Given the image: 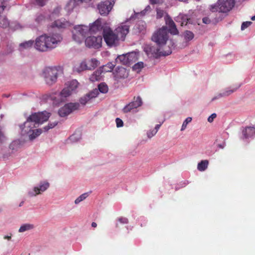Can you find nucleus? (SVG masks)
I'll list each match as a JSON object with an SVG mask.
<instances>
[{
	"instance_id": "f257e3e1",
	"label": "nucleus",
	"mask_w": 255,
	"mask_h": 255,
	"mask_svg": "<svg viewBox=\"0 0 255 255\" xmlns=\"http://www.w3.org/2000/svg\"><path fill=\"white\" fill-rule=\"evenodd\" d=\"M62 40L59 34H44L36 38L34 46L38 51L47 52L55 48Z\"/></svg>"
},
{
	"instance_id": "f03ea898",
	"label": "nucleus",
	"mask_w": 255,
	"mask_h": 255,
	"mask_svg": "<svg viewBox=\"0 0 255 255\" xmlns=\"http://www.w3.org/2000/svg\"><path fill=\"white\" fill-rule=\"evenodd\" d=\"M49 117L50 113L45 111L32 114L27 118L26 122L24 123V127L22 130H24V132L28 133L33 127H31L29 130L24 129L26 127H30L31 125H33L32 123L38 124H42L43 122L47 121Z\"/></svg>"
},
{
	"instance_id": "7ed1b4c3",
	"label": "nucleus",
	"mask_w": 255,
	"mask_h": 255,
	"mask_svg": "<svg viewBox=\"0 0 255 255\" xmlns=\"http://www.w3.org/2000/svg\"><path fill=\"white\" fill-rule=\"evenodd\" d=\"M235 5L234 0H218L217 4L210 6L212 12H227L229 11Z\"/></svg>"
},
{
	"instance_id": "20e7f679",
	"label": "nucleus",
	"mask_w": 255,
	"mask_h": 255,
	"mask_svg": "<svg viewBox=\"0 0 255 255\" xmlns=\"http://www.w3.org/2000/svg\"><path fill=\"white\" fill-rule=\"evenodd\" d=\"M168 33L167 28L166 26H163L153 34L151 40L159 46L164 45L168 39Z\"/></svg>"
},
{
	"instance_id": "39448f33",
	"label": "nucleus",
	"mask_w": 255,
	"mask_h": 255,
	"mask_svg": "<svg viewBox=\"0 0 255 255\" xmlns=\"http://www.w3.org/2000/svg\"><path fill=\"white\" fill-rule=\"evenodd\" d=\"M89 27L84 25L75 26L72 31L73 39L78 43H81L89 33Z\"/></svg>"
},
{
	"instance_id": "423d86ee",
	"label": "nucleus",
	"mask_w": 255,
	"mask_h": 255,
	"mask_svg": "<svg viewBox=\"0 0 255 255\" xmlns=\"http://www.w3.org/2000/svg\"><path fill=\"white\" fill-rule=\"evenodd\" d=\"M103 35L104 40L109 46H115L119 40L117 35L110 27H104Z\"/></svg>"
},
{
	"instance_id": "0eeeda50",
	"label": "nucleus",
	"mask_w": 255,
	"mask_h": 255,
	"mask_svg": "<svg viewBox=\"0 0 255 255\" xmlns=\"http://www.w3.org/2000/svg\"><path fill=\"white\" fill-rule=\"evenodd\" d=\"M115 3V0H106L99 3L97 8L100 14L107 15L112 9Z\"/></svg>"
},
{
	"instance_id": "6e6552de",
	"label": "nucleus",
	"mask_w": 255,
	"mask_h": 255,
	"mask_svg": "<svg viewBox=\"0 0 255 255\" xmlns=\"http://www.w3.org/2000/svg\"><path fill=\"white\" fill-rule=\"evenodd\" d=\"M46 83L49 85H52L56 82L57 78V71L55 68H47L43 73Z\"/></svg>"
},
{
	"instance_id": "1a4fd4ad",
	"label": "nucleus",
	"mask_w": 255,
	"mask_h": 255,
	"mask_svg": "<svg viewBox=\"0 0 255 255\" xmlns=\"http://www.w3.org/2000/svg\"><path fill=\"white\" fill-rule=\"evenodd\" d=\"M144 51L148 56L156 58L161 56H167L171 53V51H168L167 52H161L158 48L149 45H147L144 47Z\"/></svg>"
},
{
	"instance_id": "9d476101",
	"label": "nucleus",
	"mask_w": 255,
	"mask_h": 255,
	"mask_svg": "<svg viewBox=\"0 0 255 255\" xmlns=\"http://www.w3.org/2000/svg\"><path fill=\"white\" fill-rule=\"evenodd\" d=\"M79 106V104L77 103H70L65 104L63 107L59 109L58 114L61 117H65L73 111L78 110Z\"/></svg>"
},
{
	"instance_id": "9b49d317",
	"label": "nucleus",
	"mask_w": 255,
	"mask_h": 255,
	"mask_svg": "<svg viewBox=\"0 0 255 255\" xmlns=\"http://www.w3.org/2000/svg\"><path fill=\"white\" fill-rule=\"evenodd\" d=\"M129 26L127 22H123L115 29L114 31L119 40H125L126 35L129 32Z\"/></svg>"
},
{
	"instance_id": "f8f14e48",
	"label": "nucleus",
	"mask_w": 255,
	"mask_h": 255,
	"mask_svg": "<svg viewBox=\"0 0 255 255\" xmlns=\"http://www.w3.org/2000/svg\"><path fill=\"white\" fill-rule=\"evenodd\" d=\"M85 42L86 46L98 49L102 46V37L101 36H90L87 37Z\"/></svg>"
},
{
	"instance_id": "ddd939ff",
	"label": "nucleus",
	"mask_w": 255,
	"mask_h": 255,
	"mask_svg": "<svg viewBox=\"0 0 255 255\" xmlns=\"http://www.w3.org/2000/svg\"><path fill=\"white\" fill-rule=\"evenodd\" d=\"M142 104L141 98L139 96L134 97L133 101L127 104L123 109L124 113L130 112L132 110L140 107Z\"/></svg>"
},
{
	"instance_id": "4468645a",
	"label": "nucleus",
	"mask_w": 255,
	"mask_h": 255,
	"mask_svg": "<svg viewBox=\"0 0 255 255\" xmlns=\"http://www.w3.org/2000/svg\"><path fill=\"white\" fill-rule=\"evenodd\" d=\"M165 23L169 27V30L171 34L176 35L178 33V31L176 28V25L173 20L168 15H166L165 17Z\"/></svg>"
},
{
	"instance_id": "2eb2a0df",
	"label": "nucleus",
	"mask_w": 255,
	"mask_h": 255,
	"mask_svg": "<svg viewBox=\"0 0 255 255\" xmlns=\"http://www.w3.org/2000/svg\"><path fill=\"white\" fill-rule=\"evenodd\" d=\"M49 187V183L47 181L41 182L40 183L39 186L35 187L33 191L35 193H29L30 196H36L41 194L42 192L46 191Z\"/></svg>"
},
{
	"instance_id": "dca6fc26",
	"label": "nucleus",
	"mask_w": 255,
	"mask_h": 255,
	"mask_svg": "<svg viewBox=\"0 0 255 255\" xmlns=\"http://www.w3.org/2000/svg\"><path fill=\"white\" fill-rule=\"evenodd\" d=\"M240 86L241 85L240 84L237 85L236 87L232 88V89H231L230 88H228L225 91L218 94L216 96L213 98L211 101H213L221 97L229 96V95L236 91L237 89H238L240 87Z\"/></svg>"
},
{
	"instance_id": "f3484780",
	"label": "nucleus",
	"mask_w": 255,
	"mask_h": 255,
	"mask_svg": "<svg viewBox=\"0 0 255 255\" xmlns=\"http://www.w3.org/2000/svg\"><path fill=\"white\" fill-rule=\"evenodd\" d=\"M104 28H103L102 25L101 21L98 19L96 20L90 27H89V33L91 34L96 33L101 31L102 29L103 30Z\"/></svg>"
},
{
	"instance_id": "a211bd4d",
	"label": "nucleus",
	"mask_w": 255,
	"mask_h": 255,
	"mask_svg": "<svg viewBox=\"0 0 255 255\" xmlns=\"http://www.w3.org/2000/svg\"><path fill=\"white\" fill-rule=\"evenodd\" d=\"M69 25V22L65 19H60L54 21L52 23L51 27L53 28L56 27L58 29H63L68 27Z\"/></svg>"
},
{
	"instance_id": "6ab92c4d",
	"label": "nucleus",
	"mask_w": 255,
	"mask_h": 255,
	"mask_svg": "<svg viewBox=\"0 0 255 255\" xmlns=\"http://www.w3.org/2000/svg\"><path fill=\"white\" fill-rule=\"evenodd\" d=\"M97 96V93L94 92H90L83 97L81 98L80 100V102L81 104L85 105L88 101H89L91 99L96 97Z\"/></svg>"
},
{
	"instance_id": "aec40b11",
	"label": "nucleus",
	"mask_w": 255,
	"mask_h": 255,
	"mask_svg": "<svg viewBox=\"0 0 255 255\" xmlns=\"http://www.w3.org/2000/svg\"><path fill=\"white\" fill-rule=\"evenodd\" d=\"M102 69L100 68L96 71H95L93 74H92L90 77V80L92 82L98 81L101 79V74L103 73Z\"/></svg>"
},
{
	"instance_id": "412c9836",
	"label": "nucleus",
	"mask_w": 255,
	"mask_h": 255,
	"mask_svg": "<svg viewBox=\"0 0 255 255\" xmlns=\"http://www.w3.org/2000/svg\"><path fill=\"white\" fill-rule=\"evenodd\" d=\"M89 66L85 61L81 62L78 65L75 66L74 70L76 72L80 73L82 71L89 69Z\"/></svg>"
},
{
	"instance_id": "4be33fe9",
	"label": "nucleus",
	"mask_w": 255,
	"mask_h": 255,
	"mask_svg": "<svg viewBox=\"0 0 255 255\" xmlns=\"http://www.w3.org/2000/svg\"><path fill=\"white\" fill-rule=\"evenodd\" d=\"M243 134L246 138L251 137L255 134V128L254 127H247L243 130Z\"/></svg>"
},
{
	"instance_id": "5701e85b",
	"label": "nucleus",
	"mask_w": 255,
	"mask_h": 255,
	"mask_svg": "<svg viewBox=\"0 0 255 255\" xmlns=\"http://www.w3.org/2000/svg\"><path fill=\"white\" fill-rule=\"evenodd\" d=\"M128 72L126 69L121 67L117 70L116 77L118 78H125L128 77Z\"/></svg>"
},
{
	"instance_id": "b1692460",
	"label": "nucleus",
	"mask_w": 255,
	"mask_h": 255,
	"mask_svg": "<svg viewBox=\"0 0 255 255\" xmlns=\"http://www.w3.org/2000/svg\"><path fill=\"white\" fill-rule=\"evenodd\" d=\"M34 41L33 40H28L25 41L23 43H21L19 44V48L21 50L29 49L33 45Z\"/></svg>"
},
{
	"instance_id": "393cba45",
	"label": "nucleus",
	"mask_w": 255,
	"mask_h": 255,
	"mask_svg": "<svg viewBox=\"0 0 255 255\" xmlns=\"http://www.w3.org/2000/svg\"><path fill=\"white\" fill-rule=\"evenodd\" d=\"M209 161L207 160H202L198 164L197 169L200 171H205L208 167Z\"/></svg>"
},
{
	"instance_id": "a878e982",
	"label": "nucleus",
	"mask_w": 255,
	"mask_h": 255,
	"mask_svg": "<svg viewBox=\"0 0 255 255\" xmlns=\"http://www.w3.org/2000/svg\"><path fill=\"white\" fill-rule=\"evenodd\" d=\"M88 65L89 66V70L94 69L96 67H97L99 65V62L98 60L95 58L91 59L90 61H89Z\"/></svg>"
},
{
	"instance_id": "bb28decb",
	"label": "nucleus",
	"mask_w": 255,
	"mask_h": 255,
	"mask_svg": "<svg viewBox=\"0 0 255 255\" xmlns=\"http://www.w3.org/2000/svg\"><path fill=\"white\" fill-rule=\"evenodd\" d=\"M115 66V64H114L112 62H109L107 64L100 68L102 69V70L103 71V72H111L113 70Z\"/></svg>"
},
{
	"instance_id": "cd10ccee",
	"label": "nucleus",
	"mask_w": 255,
	"mask_h": 255,
	"mask_svg": "<svg viewBox=\"0 0 255 255\" xmlns=\"http://www.w3.org/2000/svg\"><path fill=\"white\" fill-rule=\"evenodd\" d=\"M9 25V22L5 17H2L0 18V27L2 28H6Z\"/></svg>"
},
{
	"instance_id": "c85d7f7f",
	"label": "nucleus",
	"mask_w": 255,
	"mask_h": 255,
	"mask_svg": "<svg viewBox=\"0 0 255 255\" xmlns=\"http://www.w3.org/2000/svg\"><path fill=\"white\" fill-rule=\"evenodd\" d=\"M128 61V65H130L133 62H135L137 58L135 53L132 52L127 54Z\"/></svg>"
},
{
	"instance_id": "c756f323",
	"label": "nucleus",
	"mask_w": 255,
	"mask_h": 255,
	"mask_svg": "<svg viewBox=\"0 0 255 255\" xmlns=\"http://www.w3.org/2000/svg\"><path fill=\"white\" fill-rule=\"evenodd\" d=\"M78 84L79 83L77 80H73L67 83V87L73 92L78 87Z\"/></svg>"
},
{
	"instance_id": "7c9ffc66",
	"label": "nucleus",
	"mask_w": 255,
	"mask_h": 255,
	"mask_svg": "<svg viewBox=\"0 0 255 255\" xmlns=\"http://www.w3.org/2000/svg\"><path fill=\"white\" fill-rule=\"evenodd\" d=\"M7 138L6 136L3 129L0 127V145L5 143L7 141Z\"/></svg>"
},
{
	"instance_id": "2f4dec72",
	"label": "nucleus",
	"mask_w": 255,
	"mask_h": 255,
	"mask_svg": "<svg viewBox=\"0 0 255 255\" xmlns=\"http://www.w3.org/2000/svg\"><path fill=\"white\" fill-rule=\"evenodd\" d=\"M45 20V17L42 14H38L35 18V21L37 24H42Z\"/></svg>"
},
{
	"instance_id": "473e14b6",
	"label": "nucleus",
	"mask_w": 255,
	"mask_h": 255,
	"mask_svg": "<svg viewBox=\"0 0 255 255\" xmlns=\"http://www.w3.org/2000/svg\"><path fill=\"white\" fill-rule=\"evenodd\" d=\"M194 37V33L189 30H186L184 32V37L186 41H190Z\"/></svg>"
},
{
	"instance_id": "72a5a7b5",
	"label": "nucleus",
	"mask_w": 255,
	"mask_h": 255,
	"mask_svg": "<svg viewBox=\"0 0 255 255\" xmlns=\"http://www.w3.org/2000/svg\"><path fill=\"white\" fill-rule=\"evenodd\" d=\"M33 228V225L29 224L22 225L19 229V232H24L30 230Z\"/></svg>"
},
{
	"instance_id": "f704fd0d",
	"label": "nucleus",
	"mask_w": 255,
	"mask_h": 255,
	"mask_svg": "<svg viewBox=\"0 0 255 255\" xmlns=\"http://www.w3.org/2000/svg\"><path fill=\"white\" fill-rule=\"evenodd\" d=\"M72 92V91L67 87L62 90L61 92V95L62 97L66 98L70 96Z\"/></svg>"
},
{
	"instance_id": "c9c22d12",
	"label": "nucleus",
	"mask_w": 255,
	"mask_h": 255,
	"mask_svg": "<svg viewBox=\"0 0 255 255\" xmlns=\"http://www.w3.org/2000/svg\"><path fill=\"white\" fill-rule=\"evenodd\" d=\"M42 132L41 129H36L35 130H33L32 134L29 135V138L30 139H33L37 136L39 135Z\"/></svg>"
},
{
	"instance_id": "e433bc0d",
	"label": "nucleus",
	"mask_w": 255,
	"mask_h": 255,
	"mask_svg": "<svg viewBox=\"0 0 255 255\" xmlns=\"http://www.w3.org/2000/svg\"><path fill=\"white\" fill-rule=\"evenodd\" d=\"M127 55H123L119 56L118 59L124 65H128V61L127 59Z\"/></svg>"
},
{
	"instance_id": "4c0bfd02",
	"label": "nucleus",
	"mask_w": 255,
	"mask_h": 255,
	"mask_svg": "<svg viewBox=\"0 0 255 255\" xmlns=\"http://www.w3.org/2000/svg\"><path fill=\"white\" fill-rule=\"evenodd\" d=\"M99 91L103 93H106L108 91V86L105 83H101L98 86Z\"/></svg>"
},
{
	"instance_id": "58836bf2",
	"label": "nucleus",
	"mask_w": 255,
	"mask_h": 255,
	"mask_svg": "<svg viewBox=\"0 0 255 255\" xmlns=\"http://www.w3.org/2000/svg\"><path fill=\"white\" fill-rule=\"evenodd\" d=\"M143 67V63L142 62H137L132 66V69L137 72H139Z\"/></svg>"
},
{
	"instance_id": "ea45409f",
	"label": "nucleus",
	"mask_w": 255,
	"mask_h": 255,
	"mask_svg": "<svg viewBox=\"0 0 255 255\" xmlns=\"http://www.w3.org/2000/svg\"><path fill=\"white\" fill-rule=\"evenodd\" d=\"M88 195H89L88 193H85L81 195L75 200V203L76 204H79L80 202L85 199L88 196Z\"/></svg>"
},
{
	"instance_id": "a19ab883",
	"label": "nucleus",
	"mask_w": 255,
	"mask_h": 255,
	"mask_svg": "<svg viewBox=\"0 0 255 255\" xmlns=\"http://www.w3.org/2000/svg\"><path fill=\"white\" fill-rule=\"evenodd\" d=\"M181 18L182 20L181 25H186L188 23H189V21L190 20V18L188 17L187 15H183L181 16Z\"/></svg>"
},
{
	"instance_id": "79ce46f5",
	"label": "nucleus",
	"mask_w": 255,
	"mask_h": 255,
	"mask_svg": "<svg viewBox=\"0 0 255 255\" xmlns=\"http://www.w3.org/2000/svg\"><path fill=\"white\" fill-rule=\"evenodd\" d=\"M192 121V118L191 117L187 118L183 122L181 128V131H183L186 128L188 124Z\"/></svg>"
},
{
	"instance_id": "37998d69",
	"label": "nucleus",
	"mask_w": 255,
	"mask_h": 255,
	"mask_svg": "<svg viewBox=\"0 0 255 255\" xmlns=\"http://www.w3.org/2000/svg\"><path fill=\"white\" fill-rule=\"evenodd\" d=\"M34 3L39 6H44L48 0H33Z\"/></svg>"
},
{
	"instance_id": "c03bdc74",
	"label": "nucleus",
	"mask_w": 255,
	"mask_h": 255,
	"mask_svg": "<svg viewBox=\"0 0 255 255\" xmlns=\"http://www.w3.org/2000/svg\"><path fill=\"white\" fill-rule=\"evenodd\" d=\"M165 12L160 8H156V18H160L162 17L164 14H165Z\"/></svg>"
},
{
	"instance_id": "a18cd8bd",
	"label": "nucleus",
	"mask_w": 255,
	"mask_h": 255,
	"mask_svg": "<svg viewBox=\"0 0 255 255\" xmlns=\"http://www.w3.org/2000/svg\"><path fill=\"white\" fill-rule=\"evenodd\" d=\"M161 126V125H156L155 128L153 129V133L151 134H150V133H147V136L148 137L150 138L152 137L154 135H155L156 132H157L158 129Z\"/></svg>"
},
{
	"instance_id": "49530a36",
	"label": "nucleus",
	"mask_w": 255,
	"mask_h": 255,
	"mask_svg": "<svg viewBox=\"0 0 255 255\" xmlns=\"http://www.w3.org/2000/svg\"><path fill=\"white\" fill-rule=\"evenodd\" d=\"M57 122H54L53 123H49L47 126L44 128L45 131H48L49 129L53 128L57 125Z\"/></svg>"
},
{
	"instance_id": "de8ad7c7",
	"label": "nucleus",
	"mask_w": 255,
	"mask_h": 255,
	"mask_svg": "<svg viewBox=\"0 0 255 255\" xmlns=\"http://www.w3.org/2000/svg\"><path fill=\"white\" fill-rule=\"evenodd\" d=\"M252 23V22L251 21H245V22H244L242 23V24L241 29L242 30H244L245 29L247 28L249 26H250Z\"/></svg>"
},
{
	"instance_id": "09e8293b",
	"label": "nucleus",
	"mask_w": 255,
	"mask_h": 255,
	"mask_svg": "<svg viewBox=\"0 0 255 255\" xmlns=\"http://www.w3.org/2000/svg\"><path fill=\"white\" fill-rule=\"evenodd\" d=\"M5 1L4 0H0V13L3 11L4 8L6 7L5 5Z\"/></svg>"
},
{
	"instance_id": "8fccbe9b",
	"label": "nucleus",
	"mask_w": 255,
	"mask_h": 255,
	"mask_svg": "<svg viewBox=\"0 0 255 255\" xmlns=\"http://www.w3.org/2000/svg\"><path fill=\"white\" fill-rule=\"evenodd\" d=\"M116 122L117 127L118 128L122 127L123 126V122L121 119L117 118L116 119Z\"/></svg>"
},
{
	"instance_id": "3c124183",
	"label": "nucleus",
	"mask_w": 255,
	"mask_h": 255,
	"mask_svg": "<svg viewBox=\"0 0 255 255\" xmlns=\"http://www.w3.org/2000/svg\"><path fill=\"white\" fill-rule=\"evenodd\" d=\"M118 221L122 224H127L128 222V219L125 217H120L118 219Z\"/></svg>"
},
{
	"instance_id": "603ef678",
	"label": "nucleus",
	"mask_w": 255,
	"mask_h": 255,
	"mask_svg": "<svg viewBox=\"0 0 255 255\" xmlns=\"http://www.w3.org/2000/svg\"><path fill=\"white\" fill-rule=\"evenodd\" d=\"M217 115L215 113L212 114L208 119V121L209 123H212L214 120L216 118Z\"/></svg>"
},
{
	"instance_id": "864d4df0",
	"label": "nucleus",
	"mask_w": 255,
	"mask_h": 255,
	"mask_svg": "<svg viewBox=\"0 0 255 255\" xmlns=\"http://www.w3.org/2000/svg\"><path fill=\"white\" fill-rule=\"evenodd\" d=\"M150 3L152 4L161 3L163 0H150Z\"/></svg>"
},
{
	"instance_id": "5fc2aeb1",
	"label": "nucleus",
	"mask_w": 255,
	"mask_h": 255,
	"mask_svg": "<svg viewBox=\"0 0 255 255\" xmlns=\"http://www.w3.org/2000/svg\"><path fill=\"white\" fill-rule=\"evenodd\" d=\"M202 21L204 23L209 24L211 22V20L208 17L203 18Z\"/></svg>"
},
{
	"instance_id": "6e6d98bb",
	"label": "nucleus",
	"mask_w": 255,
	"mask_h": 255,
	"mask_svg": "<svg viewBox=\"0 0 255 255\" xmlns=\"http://www.w3.org/2000/svg\"><path fill=\"white\" fill-rule=\"evenodd\" d=\"M16 146V143L15 142H12L10 145H9V148L11 150H14L15 149V146Z\"/></svg>"
},
{
	"instance_id": "4d7b16f0",
	"label": "nucleus",
	"mask_w": 255,
	"mask_h": 255,
	"mask_svg": "<svg viewBox=\"0 0 255 255\" xmlns=\"http://www.w3.org/2000/svg\"><path fill=\"white\" fill-rule=\"evenodd\" d=\"M151 9V7L149 5H147L145 8L141 12V13H145V12L149 11Z\"/></svg>"
},
{
	"instance_id": "13d9d810",
	"label": "nucleus",
	"mask_w": 255,
	"mask_h": 255,
	"mask_svg": "<svg viewBox=\"0 0 255 255\" xmlns=\"http://www.w3.org/2000/svg\"><path fill=\"white\" fill-rule=\"evenodd\" d=\"M76 134L75 133L72 134L70 137V139L71 140H72V141H75V140H77L76 139Z\"/></svg>"
},
{
	"instance_id": "bf43d9fd",
	"label": "nucleus",
	"mask_w": 255,
	"mask_h": 255,
	"mask_svg": "<svg viewBox=\"0 0 255 255\" xmlns=\"http://www.w3.org/2000/svg\"><path fill=\"white\" fill-rule=\"evenodd\" d=\"M91 226L93 228H96L97 226V224L95 222H92Z\"/></svg>"
},
{
	"instance_id": "052dcab7",
	"label": "nucleus",
	"mask_w": 255,
	"mask_h": 255,
	"mask_svg": "<svg viewBox=\"0 0 255 255\" xmlns=\"http://www.w3.org/2000/svg\"><path fill=\"white\" fill-rule=\"evenodd\" d=\"M4 239H7V240H9L11 239V236H5L4 237Z\"/></svg>"
},
{
	"instance_id": "680f3d73",
	"label": "nucleus",
	"mask_w": 255,
	"mask_h": 255,
	"mask_svg": "<svg viewBox=\"0 0 255 255\" xmlns=\"http://www.w3.org/2000/svg\"><path fill=\"white\" fill-rule=\"evenodd\" d=\"M251 19L252 20H255V15L252 17Z\"/></svg>"
},
{
	"instance_id": "e2e57ef3",
	"label": "nucleus",
	"mask_w": 255,
	"mask_h": 255,
	"mask_svg": "<svg viewBox=\"0 0 255 255\" xmlns=\"http://www.w3.org/2000/svg\"><path fill=\"white\" fill-rule=\"evenodd\" d=\"M147 133H150V134H151L152 133H153V130L151 131L148 132Z\"/></svg>"
},
{
	"instance_id": "0e129e2a",
	"label": "nucleus",
	"mask_w": 255,
	"mask_h": 255,
	"mask_svg": "<svg viewBox=\"0 0 255 255\" xmlns=\"http://www.w3.org/2000/svg\"><path fill=\"white\" fill-rule=\"evenodd\" d=\"M23 202H21L20 203V204H19V206H22V205L23 204Z\"/></svg>"
},
{
	"instance_id": "69168bd1",
	"label": "nucleus",
	"mask_w": 255,
	"mask_h": 255,
	"mask_svg": "<svg viewBox=\"0 0 255 255\" xmlns=\"http://www.w3.org/2000/svg\"><path fill=\"white\" fill-rule=\"evenodd\" d=\"M7 156H7V155H5V154H4V155H3V158L7 157Z\"/></svg>"
}]
</instances>
